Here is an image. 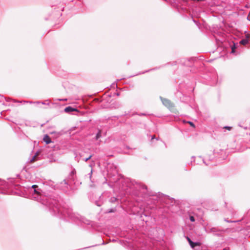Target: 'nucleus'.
Returning <instances> with one entry per match:
<instances>
[{"instance_id":"f257e3e1","label":"nucleus","mask_w":250,"mask_h":250,"mask_svg":"<svg viewBox=\"0 0 250 250\" xmlns=\"http://www.w3.org/2000/svg\"><path fill=\"white\" fill-rule=\"evenodd\" d=\"M37 185L32 186V188L34 189V193L33 198L42 204L47 206L50 210H52L55 215H61L64 218L68 217L71 220L77 222H81L85 223L84 218L78 213H74L72 209L70 208H66L65 207H61L58 202L54 199L46 198L42 195L36 189Z\"/></svg>"},{"instance_id":"f03ea898","label":"nucleus","mask_w":250,"mask_h":250,"mask_svg":"<svg viewBox=\"0 0 250 250\" xmlns=\"http://www.w3.org/2000/svg\"><path fill=\"white\" fill-rule=\"evenodd\" d=\"M142 193L143 192L145 194H148L151 197L150 199L152 200L154 204H156L159 202H162L164 197V195L162 193H158L156 194H151V193L148 191L147 187L142 183Z\"/></svg>"},{"instance_id":"7ed1b4c3","label":"nucleus","mask_w":250,"mask_h":250,"mask_svg":"<svg viewBox=\"0 0 250 250\" xmlns=\"http://www.w3.org/2000/svg\"><path fill=\"white\" fill-rule=\"evenodd\" d=\"M160 99H161L163 104L167 108L170 109L174 107V104L169 100L163 98L161 96L160 97Z\"/></svg>"},{"instance_id":"20e7f679","label":"nucleus","mask_w":250,"mask_h":250,"mask_svg":"<svg viewBox=\"0 0 250 250\" xmlns=\"http://www.w3.org/2000/svg\"><path fill=\"white\" fill-rule=\"evenodd\" d=\"M187 239L192 249H195L196 247L199 248V242H193L188 237H187Z\"/></svg>"},{"instance_id":"39448f33","label":"nucleus","mask_w":250,"mask_h":250,"mask_svg":"<svg viewBox=\"0 0 250 250\" xmlns=\"http://www.w3.org/2000/svg\"><path fill=\"white\" fill-rule=\"evenodd\" d=\"M43 141L46 143V144H49L51 142V140L49 136L47 135H45L43 137Z\"/></svg>"},{"instance_id":"423d86ee","label":"nucleus","mask_w":250,"mask_h":250,"mask_svg":"<svg viewBox=\"0 0 250 250\" xmlns=\"http://www.w3.org/2000/svg\"><path fill=\"white\" fill-rule=\"evenodd\" d=\"M76 110V109L72 107L71 106H67L64 109V111L66 113L71 112Z\"/></svg>"},{"instance_id":"0eeeda50","label":"nucleus","mask_w":250,"mask_h":250,"mask_svg":"<svg viewBox=\"0 0 250 250\" xmlns=\"http://www.w3.org/2000/svg\"><path fill=\"white\" fill-rule=\"evenodd\" d=\"M231 46V53L234 54L235 52V49L237 48V45L235 43L233 42L232 45H230Z\"/></svg>"},{"instance_id":"6e6552de","label":"nucleus","mask_w":250,"mask_h":250,"mask_svg":"<svg viewBox=\"0 0 250 250\" xmlns=\"http://www.w3.org/2000/svg\"><path fill=\"white\" fill-rule=\"evenodd\" d=\"M249 42V40L246 37V39H242L240 41V43L242 45H246Z\"/></svg>"},{"instance_id":"1a4fd4ad","label":"nucleus","mask_w":250,"mask_h":250,"mask_svg":"<svg viewBox=\"0 0 250 250\" xmlns=\"http://www.w3.org/2000/svg\"><path fill=\"white\" fill-rule=\"evenodd\" d=\"M102 134V131L101 130L99 129L98 130V132H97V133L96 134V137H95V139L96 140H98L101 137V135Z\"/></svg>"},{"instance_id":"9d476101","label":"nucleus","mask_w":250,"mask_h":250,"mask_svg":"<svg viewBox=\"0 0 250 250\" xmlns=\"http://www.w3.org/2000/svg\"><path fill=\"white\" fill-rule=\"evenodd\" d=\"M38 155V153H37L36 154V155H35L32 158V159L30 160V162L31 163H33V162H34L35 161H36L37 160V159H36V157Z\"/></svg>"},{"instance_id":"9b49d317","label":"nucleus","mask_w":250,"mask_h":250,"mask_svg":"<svg viewBox=\"0 0 250 250\" xmlns=\"http://www.w3.org/2000/svg\"><path fill=\"white\" fill-rule=\"evenodd\" d=\"M118 199L116 197H112L110 199V202L111 203H115L117 201Z\"/></svg>"},{"instance_id":"f8f14e48","label":"nucleus","mask_w":250,"mask_h":250,"mask_svg":"<svg viewBox=\"0 0 250 250\" xmlns=\"http://www.w3.org/2000/svg\"><path fill=\"white\" fill-rule=\"evenodd\" d=\"M34 103H36V104L42 103V104H46V105H49V103H46L45 102H40L37 101V102H34Z\"/></svg>"},{"instance_id":"ddd939ff","label":"nucleus","mask_w":250,"mask_h":250,"mask_svg":"<svg viewBox=\"0 0 250 250\" xmlns=\"http://www.w3.org/2000/svg\"><path fill=\"white\" fill-rule=\"evenodd\" d=\"M189 220L191 222H194L195 220L194 216H189Z\"/></svg>"},{"instance_id":"4468645a","label":"nucleus","mask_w":250,"mask_h":250,"mask_svg":"<svg viewBox=\"0 0 250 250\" xmlns=\"http://www.w3.org/2000/svg\"><path fill=\"white\" fill-rule=\"evenodd\" d=\"M224 221L227 222H228V223H232V222H238V221H230V220H229L228 219H225Z\"/></svg>"},{"instance_id":"2eb2a0df","label":"nucleus","mask_w":250,"mask_h":250,"mask_svg":"<svg viewBox=\"0 0 250 250\" xmlns=\"http://www.w3.org/2000/svg\"><path fill=\"white\" fill-rule=\"evenodd\" d=\"M92 155H90L87 158H84L83 159V160L85 161V162H87L88 160H89L91 157H92Z\"/></svg>"},{"instance_id":"dca6fc26","label":"nucleus","mask_w":250,"mask_h":250,"mask_svg":"<svg viewBox=\"0 0 250 250\" xmlns=\"http://www.w3.org/2000/svg\"><path fill=\"white\" fill-rule=\"evenodd\" d=\"M246 37L249 40V42H250V34H247Z\"/></svg>"},{"instance_id":"f3484780","label":"nucleus","mask_w":250,"mask_h":250,"mask_svg":"<svg viewBox=\"0 0 250 250\" xmlns=\"http://www.w3.org/2000/svg\"><path fill=\"white\" fill-rule=\"evenodd\" d=\"M188 123L191 126H192V127L195 126L194 124L192 122H191L190 121H188Z\"/></svg>"},{"instance_id":"a211bd4d","label":"nucleus","mask_w":250,"mask_h":250,"mask_svg":"<svg viewBox=\"0 0 250 250\" xmlns=\"http://www.w3.org/2000/svg\"><path fill=\"white\" fill-rule=\"evenodd\" d=\"M115 209H110L107 211V212H108V213L113 212L115 211Z\"/></svg>"},{"instance_id":"6ab92c4d","label":"nucleus","mask_w":250,"mask_h":250,"mask_svg":"<svg viewBox=\"0 0 250 250\" xmlns=\"http://www.w3.org/2000/svg\"><path fill=\"white\" fill-rule=\"evenodd\" d=\"M200 246H201V243H200L199 244V248L197 247H195V249H193L194 250H200Z\"/></svg>"},{"instance_id":"aec40b11","label":"nucleus","mask_w":250,"mask_h":250,"mask_svg":"<svg viewBox=\"0 0 250 250\" xmlns=\"http://www.w3.org/2000/svg\"><path fill=\"white\" fill-rule=\"evenodd\" d=\"M224 128L227 129H228L229 130H230L231 129V127L228 126H226L224 127Z\"/></svg>"},{"instance_id":"412c9836","label":"nucleus","mask_w":250,"mask_h":250,"mask_svg":"<svg viewBox=\"0 0 250 250\" xmlns=\"http://www.w3.org/2000/svg\"><path fill=\"white\" fill-rule=\"evenodd\" d=\"M92 171H93V170H92V169L91 170V171H90V172L89 173V178H90V179H91V177H92Z\"/></svg>"},{"instance_id":"4be33fe9","label":"nucleus","mask_w":250,"mask_h":250,"mask_svg":"<svg viewBox=\"0 0 250 250\" xmlns=\"http://www.w3.org/2000/svg\"><path fill=\"white\" fill-rule=\"evenodd\" d=\"M62 183H63L64 185H67L68 184L67 181H66V180H63V181L62 183Z\"/></svg>"},{"instance_id":"5701e85b","label":"nucleus","mask_w":250,"mask_h":250,"mask_svg":"<svg viewBox=\"0 0 250 250\" xmlns=\"http://www.w3.org/2000/svg\"><path fill=\"white\" fill-rule=\"evenodd\" d=\"M210 231L211 232H215L216 231V229L215 228H212L210 229Z\"/></svg>"},{"instance_id":"b1692460","label":"nucleus","mask_w":250,"mask_h":250,"mask_svg":"<svg viewBox=\"0 0 250 250\" xmlns=\"http://www.w3.org/2000/svg\"><path fill=\"white\" fill-rule=\"evenodd\" d=\"M132 250H140L139 248H136L135 247H133Z\"/></svg>"},{"instance_id":"393cba45","label":"nucleus","mask_w":250,"mask_h":250,"mask_svg":"<svg viewBox=\"0 0 250 250\" xmlns=\"http://www.w3.org/2000/svg\"><path fill=\"white\" fill-rule=\"evenodd\" d=\"M141 217H142V221H145L146 223L147 222V220H145L144 218H143V213H142Z\"/></svg>"},{"instance_id":"a878e982","label":"nucleus","mask_w":250,"mask_h":250,"mask_svg":"<svg viewBox=\"0 0 250 250\" xmlns=\"http://www.w3.org/2000/svg\"><path fill=\"white\" fill-rule=\"evenodd\" d=\"M23 102L24 103H29V104H32V103H33L32 102H31V101H23Z\"/></svg>"},{"instance_id":"bb28decb","label":"nucleus","mask_w":250,"mask_h":250,"mask_svg":"<svg viewBox=\"0 0 250 250\" xmlns=\"http://www.w3.org/2000/svg\"><path fill=\"white\" fill-rule=\"evenodd\" d=\"M76 173V171L75 169L73 170L71 172V174H74Z\"/></svg>"},{"instance_id":"cd10ccee","label":"nucleus","mask_w":250,"mask_h":250,"mask_svg":"<svg viewBox=\"0 0 250 250\" xmlns=\"http://www.w3.org/2000/svg\"><path fill=\"white\" fill-rule=\"evenodd\" d=\"M5 182L4 181H2L1 182V185H2V186H4V185L5 184Z\"/></svg>"},{"instance_id":"c85d7f7f","label":"nucleus","mask_w":250,"mask_h":250,"mask_svg":"<svg viewBox=\"0 0 250 250\" xmlns=\"http://www.w3.org/2000/svg\"><path fill=\"white\" fill-rule=\"evenodd\" d=\"M59 101H66V99H58Z\"/></svg>"},{"instance_id":"c756f323","label":"nucleus","mask_w":250,"mask_h":250,"mask_svg":"<svg viewBox=\"0 0 250 250\" xmlns=\"http://www.w3.org/2000/svg\"><path fill=\"white\" fill-rule=\"evenodd\" d=\"M247 19L249 20V21H250V16L249 15L247 17Z\"/></svg>"},{"instance_id":"7c9ffc66","label":"nucleus","mask_w":250,"mask_h":250,"mask_svg":"<svg viewBox=\"0 0 250 250\" xmlns=\"http://www.w3.org/2000/svg\"><path fill=\"white\" fill-rule=\"evenodd\" d=\"M159 231H160L161 232H162V233H163V230H162V229H160V230H159Z\"/></svg>"},{"instance_id":"2f4dec72","label":"nucleus","mask_w":250,"mask_h":250,"mask_svg":"<svg viewBox=\"0 0 250 250\" xmlns=\"http://www.w3.org/2000/svg\"><path fill=\"white\" fill-rule=\"evenodd\" d=\"M154 138H155L154 136H153L152 137V138H151V139L152 140V139H154Z\"/></svg>"},{"instance_id":"473e14b6","label":"nucleus","mask_w":250,"mask_h":250,"mask_svg":"<svg viewBox=\"0 0 250 250\" xmlns=\"http://www.w3.org/2000/svg\"><path fill=\"white\" fill-rule=\"evenodd\" d=\"M144 215H145L146 217V216H147V215H146V214H144Z\"/></svg>"}]
</instances>
